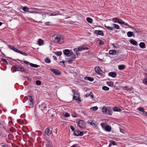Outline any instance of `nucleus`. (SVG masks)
<instances>
[{"mask_svg":"<svg viewBox=\"0 0 147 147\" xmlns=\"http://www.w3.org/2000/svg\"><path fill=\"white\" fill-rule=\"evenodd\" d=\"M45 135H47V136H49L52 133V131L50 130L49 128H47L45 129Z\"/></svg>","mask_w":147,"mask_h":147,"instance_id":"obj_9","label":"nucleus"},{"mask_svg":"<svg viewBox=\"0 0 147 147\" xmlns=\"http://www.w3.org/2000/svg\"><path fill=\"white\" fill-rule=\"evenodd\" d=\"M113 25L114 26V27L115 28H116L117 29H118L120 28L119 26L118 25L113 24Z\"/></svg>","mask_w":147,"mask_h":147,"instance_id":"obj_37","label":"nucleus"},{"mask_svg":"<svg viewBox=\"0 0 147 147\" xmlns=\"http://www.w3.org/2000/svg\"><path fill=\"white\" fill-rule=\"evenodd\" d=\"M88 80L91 82H92L94 81V79L93 78L91 77H88Z\"/></svg>","mask_w":147,"mask_h":147,"instance_id":"obj_43","label":"nucleus"},{"mask_svg":"<svg viewBox=\"0 0 147 147\" xmlns=\"http://www.w3.org/2000/svg\"><path fill=\"white\" fill-rule=\"evenodd\" d=\"M111 144L113 145H115L116 144V142L115 141H112L111 142Z\"/></svg>","mask_w":147,"mask_h":147,"instance_id":"obj_54","label":"nucleus"},{"mask_svg":"<svg viewBox=\"0 0 147 147\" xmlns=\"http://www.w3.org/2000/svg\"><path fill=\"white\" fill-rule=\"evenodd\" d=\"M71 147H80L78 146V145L76 144H75L73 145Z\"/></svg>","mask_w":147,"mask_h":147,"instance_id":"obj_52","label":"nucleus"},{"mask_svg":"<svg viewBox=\"0 0 147 147\" xmlns=\"http://www.w3.org/2000/svg\"><path fill=\"white\" fill-rule=\"evenodd\" d=\"M30 9H31L37 10V11H42V10H44V9H39L34 8V7H31L30 8Z\"/></svg>","mask_w":147,"mask_h":147,"instance_id":"obj_32","label":"nucleus"},{"mask_svg":"<svg viewBox=\"0 0 147 147\" xmlns=\"http://www.w3.org/2000/svg\"><path fill=\"white\" fill-rule=\"evenodd\" d=\"M50 69L54 74L56 75H59L61 74L60 72L57 69Z\"/></svg>","mask_w":147,"mask_h":147,"instance_id":"obj_12","label":"nucleus"},{"mask_svg":"<svg viewBox=\"0 0 147 147\" xmlns=\"http://www.w3.org/2000/svg\"><path fill=\"white\" fill-rule=\"evenodd\" d=\"M60 65L62 66L65 65L64 62V61H60Z\"/></svg>","mask_w":147,"mask_h":147,"instance_id":"obj_53","label":"nucleus"},{"mask_svg":"<svg viewBox=\"0 0 147 147\" xmlns=\"http://www.w3.org/2000/svg\"><path fill=\"white\" fill-rule=\"evenodd\" d=\"M87 123L88 124L92 125V126L95 127L97 125L96 122L94 120H90L88 121L87 122Z\"/></svg>","mask_w":147,"mask_h":147,"instance_id":"obj_6","label":"nucleus"},{"mask_svg":"<svg viewBox=\"0 0 147 147\" xmlns=\"http://www.w3.org/2000/svg\"><path fill=\"white\" fill-rule=\"evenodd\" d=\"M112 45L115 48H117V46H115L114 44H112Z\"/></svg>","mask_w":147,"mask_h":147,"instance_id":"obj_63","label":"nucleus"},{"mask_svg":"<svg viewBox=\"0 0 147 147\" xmlns=\"http://www.w3.org/2000/svg\"><path fill=\"white\" fill-rule=\"evenodd\" d=\"M78 125L80 128L83 129L85 125V122L82 120H80L78 122Z\"/></svg>","mask_w":147,"mask_h":147,"instance_id":"obj_5","label":"nucleus"},{"mask_svg":"<svg viewBox=\"0 0 147 147\" xmlns=\"http://www.w3.org/2000/svg\"><path fill=\"white\" fill-rule=\"evenodd\" d=\"M79 49H78V48H76L74 49V51L76 52H77L79 51Z\"/></svg>","mask_w":147,"mask_h":147,"instance_id":"obj_61","label":"nucleus"},{"mask_svg":"<svg viewBox=\"0 0 147 147\" xmlns=\"http://www.w3.org/2000/svg\"><path fill=\"white\" fill-rule=\"evenodd\" d=\"M95 70L96 73L99 74H101V72H102V71L101 70L100 68L99 67L95 68Z\"/></svg>","mask_w":147,"mask_h":147,"instance_id":"obj_14","label":"nucleus"},{"mask_svg":"<svg viewBox=\"0 0 147 147\" xmlns=\"http://www.w3.org/2000/svg\"><path fill=\"white\" fill-rule=\"evenodd\" d=\"M118 23L124 25L126 26L129 27V28H131V27L128 24L125 23L124 21H123L121 19H119L118 21H117Z\"/></svg>","mask_w":147,"mask_h":147,"instance_id":"obj_7","label":"nucleus"},{"mask_svg":"<svg viewBox=\"0 0 147 147\" xmlns=\"http://www.w3.org/2000/svg\"><path fill=\"white\" fill-rule=\"evenodd\" d=\"M125 68V66L124 65H120L118 67V69L120 70L124 69Z\"/></svg>","mask_w":147,"mask_h":147,"instance_id":"obj_25","label":"nucleus"},{"mask_svg":"<svg viewBox=\"0 0 147 147\" xmlns=\"http://www.w3.org/2000/svg\"><path fill=\"white\" fill-rule=\"evenodd\" d=\"M112 113V109L109 107H107V113H106L109 115H111Z\"/></svg>","mask_w":147,"mask_h":147,"instance_id":"obj_13","label":"nucleus"},{"mask_svg":"<svg viewBox=\"0 0 147 147\" xmlns=\"http://www.w3.org/2000/svg\"><path fill=\"white\" fill-rule=\"evenodd\" d=\"M16 70L18 71H20L21 72H26V70L25 69L24 67L20 66H17L16 67Z\"/></svg>","mask_w":147,"mask_h":147,"instance_id":"obj_8","label":"nucleus"},{"mask_svg":"<svg viewBox=\"0 0 147 147\" xmlns=\"http://www.w3.org/2000/svg\"><path fill=\"white\" fill-rule=\"evenodd\" d=\"M107 83L109 86L113 87L114 85V83L113 82H107Z\"/></svg>","mask_w":147,"mask_h":147,"instance_id":"obj_30","label":"nucleus"},{"mask_svg":"<svg viewBox=\"0 0 147 147\" xmlns=\"http://www.w3.org/2000/svg\"><path fill=\"white\" fill-rule=\"evenodd\" d=\"M64 115L65 117H68L70 116L69 114L67 113H66L65 114H64Z\"/></svg>","mask_w":147,"mask_h":147,"instance_id":"obj_47","label":"nucleus"},{"mask_svg":"<svg viewBox=\"0 0 147 147\" xmlns=\"http://www.w3.org/2000/svg\"><path fill=\"white\" fill-rule=\"evenodd\" d=\"M29 98L28 102H33V100L31 96H28V97H25L24 99L27 100Z\"/></svg>","mask_w":147,"mask_h":147,"instance_id":"obj_17","label":"nucleus"},{"mask_svg":"<svg viewBox=\"0 0 147 147\" xmlns=\"http://www.w3.org/2000/svg\"><path fill=\"white\" fill-rule=\"evenodd\" d=\"M105 26L107 29L110 30L112 31L114 29V28L113 27L107 26L105 24Z\"/></svg>","mask_w":147,"mask_h":147,"instance_id":"obj_26","label":"nucleus"},{"mask_svg":"<svg viewBox=\"0 0 147 147\" xmlns=\"http://www.w3.org/2000/svg\"><path fill=\"white\" fill-rule=\"evenodd\" d=\"M9 49L13 51H14V50L15 49V48L12 46L9 45Z\"/></svg>","mask_w":147,"mask_h":147,"instance_id":"obj_45","label":"nucleus"},{"mask_svg":"<svg viewBox=\"0 0 147 147\" xmlns=\"http://www.w3.org/2000/svg\"><path fill=\"white\" fill-rule=\"evenodd\" d=\"M55 54L56 55L60 56L62 55V53L61 51H57L55 52Z\"/></svg>","mask_w":147,"mask_h":147,"instance_id":"obj_36","label":"nucleus"},{"mask_svg":"<svg viewBox=\"0 0 147 147\" xmlns=\"http://www.w3.org/2000/svg\"><path fill=\"white\" fill-rule=\"evenodd\" d=\"M122 88L123 90L127 91H131L132 89V88L129 87L127 86H123L122 87Z\"/></svg>","mask_w":147,"mask_h":147,"instance_id":"obj_18","label":"nucleus"},{"mask_svg":"<svg viewBox=\"0 0 147 147\" xmlns=\"http://www.w3.org/2000/svg\"><path fill=\"white\" fill-rule=\"evenodd\" d=\"M130 42L131 44L136 46H137L138 45L137 42L133 39H131Z\"/></svg>","mask_w":147,"mask_h":147,"instance_id":"obj_20","label":"nucleus"},{"mask_svg":"<svg viewBox=\"0 0 147 147\" xmlns=\"http://www.w3.org/2000/svg\"><path fill=\"white\" fill-rule=\"evenodd\" d=\"M28 105L30 107L32 108L34 106L33 102H28Z\"/></svg>","mask_w":147,"mask_h":147,"instance_id":"obj_38","label":"nucleus"},{"mask_svg":"<svg viewBox=\"0 0 147 147\" xmlns=\"http://www.w3.org/2000/svg\"><path fill=\"white\" fill-rule=\"evenodd\" d=\"M99 41L100 45H101V44L103 45L104 44V42L103 41H102V40H99Z\"/></svg>","mask_w":147,"mask_h":147,"instance_id":"obj_57","label":"nucleus"},{"mask_svg":"<svg viewBox=\"0 0 147 147\" xmlns=\"http://www.w3.org/2000/svg\"><path fill=\"white\" fill-rule=\"evenodd\" d=\"M143 83L147 85V79H144L143 80Z\"/></svg>","mask_w":147,"mask_h":147,"instance_id":"obj_51","label":"nucleus"},{"mask_svg":"<svg viewBox=\"0 0 147 147\" xmlns=\"http://www.w3.org/2000/svg\"><path fill=\"white\" fill-rule=\"evenodd\" d=\"M41 14L38 12V13H36L34 14L32 16V17L34 20V21L36 23L40 22L42 23V22L40 21H39V22L36 21V20H39L41 18Z\"/></svg>","mask_w":147,"mask_h":147,"instance_id":"obj_2","label":"nucleus"},{"mask_svg":"<svg viewBox=\"0 0 147 147\" xmlns=\"http://www.w3.org/2000/svg\"><path fill=\"white\" fill-rule=\"evenodd\" d=\"M57 15V14H54V13L50 14V16H55Z\"/></svg>","mask_w":147,"mask_h":147,"instance_id":"obj_62","label":"nucleus"},{"mask_svg":"<svg viewBox=\"0 0 147 147\" xmlns=\"http://www.w3.org/2000/svg\"><path fill=\"white\" fill-rule=\"evenodd\" d=\"M95 33L99 35L102 36H104V33L101 30H95Z\"/></svg>","mask_w":147,"mask_h":147,"instance_id":"obj_19","label":"nucleus"},{"mask_svg":"<svg viewBox=\"0 0 147 147\" xmlns=\"http://www.w3.org/2000/svg\"><path fill=\"white\" fill-rule=\"evenodd\" d=\"M102 89L105 91H108L109 90V88L106 86H103L102 87Z\"/></svg>","mask_w":147,"mask_h":147,"instance_id":"obj_39","label":"nucleus"},{"mask_svg":"<svg viewBox=\"0 0 147 147\" xmlns=\"http://www.w3.org/2000/svg\"><path fill=\"white\" fill-rule=\"evenodd\" d=\"M109 75L113 78H115L116 77L117 74L115 72H111L109 73Z\"/></svg>","mask_w":147,"mask_h":147,"instance_id":"obj_16","label":"nucleus"},{"mask_svg":"<svg viewBox=\"0 0 147 147\" xmlns=\"http://www.w3.org/2000/svg\"><path fill=\"white\" fill-rule=\"evenodd\" d=\"M45 24L46 25H52V23L50 22H46L45 23Z\"/></svg>","mask_w":147,"mask_h":147,"instance_id":"obj_55","label":"nucleus"},{"mask_svg":"<svg viewBox=\"0 0 147 147\" xmlns=\"http://www.w3.org/2000/svg\"><path fill=\"white\" fill-rule=\"evenodd\" d=\"M70 58H67L66 59L67 61L69 64H71L73 61L76 58V57L75 55H72L71 56Z\"/></svg>","mask_w":147,"mask_h":147,"instance_id":"obj_4","label":"nucleus"},{"mask_svg":"<svg viewBox=\"0 0 147 147\" xmlns=\"http://www.w3.org/2000/svg\"><path fill=\"white\" fill-rule=\"evenodd\" d=\"M20 54H21L23 55H25V56H27V54H26V53H24L23 52H22L21 51V52H20Z\"/></svg>","mask_w":147,"mask_h":147,"instance_id":"obj_56","label":"nucleus"},{"mask_svg":"<svg viewBox=\"0 0 147 147\" xmlns=\"http://www.w3.org/2000/svg\"><path fill=\"white\" fill-rule=\"evenodd\" d=\"M109 54L110 55H114L117 54L116 51L115 50H111L109 51Z\"/></svg>","mask_w":147,"mask_h":147,"instance_id":"obj_15","label":"nucleus"},{"mask_svg":"<svg viewBox=\"0 0 147 147\" xmlns=\"http://www.w3.org/2000/svg\"><path fill=\"white\" fill-rule=\"evenodd\" d=\"M70 127L72 131H73L74 130V128L72 126H71Z\"/></svg>","mask_w":147,"mask_h":147,"instance_id":"obj_60","label":"nucleus"},{"mask_svg":"<svg viewBox=\"0 0 147 147\" xmlns=\"http://www.w3.org/2000/svg\"><path fill=\"white\" fill-rule=\"evenodd\" d=\"M14 51L15 52H16L17 53H20V52H21V51H20L18 49L16 48H15V49L14 50Z\"/></svg>","mask_w":147,"mask_h":147,"instance_id":"obj_48","label":"nucleus"},{"mask_svg":"<svg viewBox=\"0 0 147 147\" xmlns=\"http://www.w3.org/2000/svg\"><path fill=\"white\" fill-rule=\"evenodd\" d=\"M137 109V110H138L141 112H142V114H144V112H145L144 110V109L141 107H139Z\"/></svg>","mask_w":147,"mask_h":147,"instance_id":"obj_28","label":"nucleus"},{"mask_svg":"<svg viewBox=\"0 0 147 147\" xmlns=\"http://www.w3.org/2000/svg\"><path fill=\"white\" fill-rule=\"evenodd\" d=\"M105 130L107 131H110L111 130V127L109 125L105 127Z\"/></svg>","mask_w":147,"mask_h":147,"instance_id":"obj_23","label":"nucleus"},{"mask_svg":"<svg viewBox=\"0 0 147 147\" xmlns=\"http://www.w3.org/2000/svg\"><path fill=\"white\" fill-rule=\"evenodd\" d=\"M73 99L75 100H78V102H80L81 101V100L80 99V98H79V97L78 96L77 97L76 96H75L74 95L73 97Z\"/></svg>","mask_w":147,"mask_h":147,"instance_id":"obj_24","label":"nucleus"},{"mask_svg":"<svg viewBox=\"0 0 147 147\" xmlns=\"http://www.w3.org/2000/svg\"><path fill=\"white\" fill-rule=\"evenodd\" d=\"M45 61L47 63H50L51 62V61L49 58H47L45 59Z\"/></svg>","mask_w":147,"mask_h":147,"instance_id":"obj_40","label":"nucleus"},{"mask_svg":"<svg viewBox=\"0 0 147 147\" xmlns=\"http://www.w3.org/2000/svg\"><path fill=\"white\" fill-rule=\"evenodd\" d=\"M36 84L38 85H40L41 84V82L39 80H37L36 82Z\"/></svg>","mask_w":147,"mask_h":147,"instance_id":"obj_46","label":"nucleus"},{"mask_svg":"<svg viewBox=\"0 0 147 147\" xmlns=\"http://www.w3.org/2000/svg\"><path fill=\"white\" fill-rule=\"evenodd\" d=\"M78 49H79V51H81L83 50V47H80L78 48Z\"/></svg>","mask_w":147,"mask_h":147,"instance_id":"obj_58","label":"nucleus"},{"mask_svg":"<svg viewBox=\"0 0 147 147\" xmlns=\"http://www.w3.org/2000/svg\"><path fill=\"white\" fill-rule=\"evenodd\" d=\"M1 61H3V62L7 64H8V63L6 59H5L2 58L1 59Z\"/></svg>","mask_w":147,"mask_h":147,"instance_id":"obj_44","label":"nucleus"},{"mask_svg":"<svg viewBox=\"0 0 147 147\" xmlns=\"http://www.w3.org/2000/svg\"><path fill=\"white\" fill-rule=\"evenodd\" d=\"M133 33L132 32L129 31L127 32V35L128 37H130L133 35Z\"/></svg>","mask_w":147,"mask_h":147,"instance_id":"obj_29","label":"nucleus"},{"mask_svg":"<svg viewBox=\"0 0 147 147\" xmlns=\"http://www.w3.org/2000/svg\"><path fill=\"white\" fill-rule=\"evenodd\" d=\"M107 107L104 106L102 108V111L105 113H107Z\"/></svg>","mask_w":147,"mask_h":147,"instance_id":"obj_27","label":"nucleus"},{"mask_svg":"<svg viewBox=\"0 0 147 147\" xmlns=\"http://www.w3.org/2000/svg\"><path fill=\"white\" fill-rule=\"evenodd\" d=\"M63 53L67 57H70L71 56L74 55L72 51H70L69 50L66 49L63 51Z\"/></svg>","mask_w":147,"mask_h":147,"instance_id":"obj_3","label":"nucleus"},{"mask_svg":"<svg viewBox=\"0 0 147 147\" xmlns=\"http://www.w3.org/2000/svg\"><path fill=\"white\" fill-rule=\"evenodd\" d=\"M120 132L123 133H124V129L120 128Z\"/></svg>","mask_w":147,"mask_h":147,"instance_id":"obj_59","label":"nucleus"},{"mask_svg":"<svg viewBox=\"0 0 147 147\" xmlns=\"http://www.w3.org/2000/svg\"><path fill=\"white\" fill-rule=\"evenodd\" d=\"M86 20L89 23H92V22L93 20L92 19L88 17L86 18Z\"/></svg>","mask_w":147,"mask_h":147,"instance_id":"obj_31","label":"nucleus"},{"mask_svg":"<svg viewBox=\"0 0 147 147\" xmlns=\"http://www.w3.org/2000/svg\"><path fill=\"white\" fill-rule=\"evenodd\" d=\"M44 42V41L40 39L38 41V44L40 46L42 45H43Z\"/></svg>","mask_w":147,"mask_h":147,"instance_id":"obj_21","label":"nucleus"},{"mask_svg":"<svg viewBox=\"0 0 147 147\" xmlns=\"http://www.w3.org/2000/svg\"><path fill=\"white\" fill-rule=\"evenodd\" d=\"M28 12L30 13H34L35 14L38 13V12H35L33 11H29Z\"/></svg>","mask_w":147,"mask_h":147,"instance_id":"obj_49","label":"nucleus"},{"mask_svg":"<svg viewBox=\"0 0 147 147\" xmlns=\"http://www.w3.org/2000/svg\"><path fill=\"white\" fill-rule=\"evenodd\" d=\"M83 50H86V49H88V48L87 47H83Z\"/></svg>","mask_w":147,"mask_h":147,"instance_id":"obj_64","label":"nucleus"},{"mask_svg":"<svg viewBox=\"0 0 147 147\" xmlns=\"http://www.w3.org/2000/svg\"><path fill=\"white\" fill-rule=\"evenodd\" d=\"M119 19H118L116 18H113V21L115 23H118L117 21H118Z\"/></svg>","mask_w":147,"mask_h":147,"instance_id":"obj_42","label":"nucleus"},{"mask_svg":"<svg viewBox=\"0 0 147 147\" xmlns=\"http://www.w3.org/2000/svg\"><path fill=\"white\" fill-rule=\"evenodd\" d=\"M51 38L54 42L59 44H61L64 41L63 37L61 36H59L56 35L53 36H52Z\"/></svg>","mask_w":147,"mask_h":147,"instance_id":"obj_1","label":"nucleus"},{"mask_svg":"<svg viewBox=\"0 0 147 147\" xmlns=\"http://www.w3.org/2000/svg\"><path fill=\"white\" fill-rule=\"evenodd\" d=\"M83 134V133L82 132L79 130L76 131L74 132V134L76 136H82Z\"/></svg>","mask_w":147,"mask_h":147,"instance_id":"obj_10","label":"nucleus"},{"mask_svg":"<svg viewBox=\"0 0 147 147\" xmlns=\"http://www.w3.org/2000/svg\"><path fill=\"white\" fill-rule=\"evenodd\" d=\"M30 66L31 67L35 68H37L40 66L39 65H37L36 64H34L32 63H30Z\"/></svg>","mask_w":147,"mask_h":147,"instance_id":"obj_33","label":"nucleus"},{"mask_svg":"<svg viewBox=\"0 0 147 147\" xmlns=\"http://www.w3.org/2000/svg\"><path fill=\"white\" fill-rule=\"evenodd\" d=\"M113 110L115 111H121L120 109L117 107H114L113 109Z\"/></svg>","mask_w":147,"mask_h":147,"instance_id":"obj_34","label":"nucleus"},{"mask_svg":"<svg viewBox=\"0 0 147 147\" xmlns=\"http://www.w3.org/2000/svg\"><path fill=\"white\" fill-rule=\"evenodd\" d=\"M22 10L25 11L26 12H28L29 11V9L26 6H24L23 7Z\"/></svg>","mask_w":147,"mask_h":147,"instance_id":"obj_35","label":"nucleus"},{"mask_svg":"<svg viewBox=\"0 0 147 147\" xmlns=\"http://www.w3.org/2000/svg\"><path fill=\"white\" fill-rule=\"evenodd\" d=\"M140 47L142 48H144L146 47L145 44L143 42H141L139 44Z\"/></svg>","mask_w":147,"mask_h":147,"instance_id":"obj_22","label":"nucleus"},{"mask_svg":"<svg viewBox=\"0 0 147 147\" xmlns=\"http://www.w3.org/2000/svg\"><path fill=\"white\" fill-rule=\"evenodd\" d=\"M90 109L94 111H96L98 109V107L97 106L91 107L90 108Z\"/></svg>","mask_w":147,"mask_h":147,"instance_id":"obj_41","label":"nucleus"},{"mask_svg":"<svg viewBox=\"0 0 147 147\" xmlns=\"http://www.w3.org/2000/svg\"><path fill=\"white\" fill-rule=\"evenodd\" d=\"M24 63L27 65H30V63H29L28 62L26 61H24Z\"/></svg>","mask_w":147,"mask_h":147,"instance_id":"obj_50","label":"nucleus"},{"mask_svg":"<svg viewBox=\"0 0 147 147\" xmlns=\"http://www.w3.org/2000/svg\"><path fill=\"white\" fill-rule=\"evenodd\" d=\"M39 107L40 109L42 111H43L45 109L47 108V105L45 103H42L40 105H39Z\"/></svg>","mask_w":147,"mask_h":147,"instance_id":"obj_11","label":"nucleus"}]
</instances>
